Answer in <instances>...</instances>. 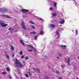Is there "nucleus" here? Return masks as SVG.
<instances>
[{
  "mask_svg": "<svg viewBox=\"0 0 79 79\" xmlns=\"http://www.w3.org/2000/svg\"><path fill=\"white\" fill-rule=\"evenodd\" d=\"M15 64L16 67L18 68H23V65L17 59H16L15 61Z\"/></svg>",
  "mask_w": 79,
  "mask_h": 79,
  "instance_id": "1",
  "label": "nucleus"
},
{
  "mask_svg": "<svg viewBox=\"0 0 79 79\" xmlns=\"http://www.w3.org/2000/svg\"><path fill=\"white\" fill-rule=\"evenodd\" d=\"M27 47L28 48V49H31V50L28 49V52H32V50H34L35 51V50H36V49H35V48H34V47H33V46H31L28 45Z\"/></svg>",
  "mask_w": 79,
  "mask_h": 79,
  "instance_id": "2",
  "label": "nucleus"
},
{
  "mask_svg": "<svg viewBox=\"0 0 79 79\" xmlns=\"http://www.w3.org/2000/svg\"><path fill=\"white\" fill-rule=\"evenodd\" d=\"M7 11V9H5L4 8H0V11L1 12H3V13H5V12H6Z\"/></svg>",
  "mask_w": 79,
  "mask_h": 79,
  "instance_id": "3",
  "label": "nucleus"
},
{
  "mask_svg": "<svg viewBox=\"0 0 79 79\" xmlns=\"http://www.w3.org/2000/svg\"><path fill=\"white\" fill-rule=\"evenodd\" d=\"M1 25V26H2V27H5V26H6L8 25L7 24H5V23H3V21H0Z\"/></svg>",
  "mask_w": 79,
  "mask_h": 79,
  "instance_id": "4",
  "label": "nucleus"
},
{
  "mask_svg": "<svg viewBox=\"0 0 79 79\" xmlns=\"http://www.w3.org/2000/svg\"><path fill=\"white\" fill-rule=\"evenodd\" d=\"M49 26L50 28H51L52 29H53L55 27V25L53 24L49 25Z\"/></svg>",
  "mask_w": 79,
  "mask_h": 79,
  "instance_id": "5",
  "label": "nucleus"
},
{
  "mask_svg": "<svg viewBox=\"0 0 79 79\" xmlns=\"http://www.w3.org/2000/svg\"><path fill=\"white\" fill-rule=\"evenodd\" d=\"M21 25L23 29H26V27H25L24 23H23V22H22Z\"/></svg>",
  "mask_w": 79,
  "mask_h": 79,
  "instance_id": "6",
  "label": "nucleus"
},
{
  "mask_svg": "<svg viewBox=\"0 0 79 79\" xmlns=\"http://www.w3.org/2000/svg\"><path fill=\"white\" fill-rule=\"evenodd\" d=\"M71 60V59L68 58H65V61H66V63H68L70 61V60Z\"/></svg>",
  "mask_w": 79,
  "mask_h": 79,
  "instance_id": "7",
  "label": "nucleus"
},
{
  "mask_svg": "<svg viewBox=\"0 0 79 79\" xmlns=\"http://www.w3.org/2000/svg\"><path fill=\"white\" fill-rule=\"evenodd\" d=\"M55 33L56 34V36H57V38L58 39V38H59V37H60V35H59V32H58V31H56V32Z\"/></svg>",
  "mask_w": 79,
  "mask_h": 79,
  "instance_id": "8",
  "label": "nucleus"
},
{
  "mask_svg": "<svg viewBox=\"0 0 79 79\" xmlns=\"http://www.w3.org/2000/svg\"><path fill=\"white\" fill-rule=\"evenodd\" d=\"M22 12L23 13H26V12H28L29 10L26 9H22L21 10Z\"/></svg>",
  "mask_w": 79,
  "mask_h": 79,
  "instance_id": "9",
  "label": "nucleus"
},
{
  "mask_svg": "<svg viewBox=\"0 0 79 79\" xmlns=\"http://www.w3.org/2000/svg\"><path fill=\"white\" fill-rule=\"evenodd\" d=\"M3 16L4 17H6V18H11V17L9 16V15H3Z\"/></svg>",
  "mask_w": 79,
  "mask_h": 79,
  "instance_id": "10",
  "label": "nucleus"
},
{
  "mask_svg": "<svg viewBox=\"0 0 79 79\" xmlns=\"http://www.w3.org/2000/svg\"><path fill=\"white\" fill-rule=\"evenodd\" d=\"M65 21L64 20H62L59 23L60 24H63L64 23Z\"/></svg>",
  "mask_w": 79,
  "mask_h": 79,
  "instance_id": "11",
  "label": "nucleus"
},
{
  "mask_svg": "<svg viewBox=\"0 0 79 79\" xmlns=\"http://www.w3.org/2000/svg\"><path fill=\"white\" fill-rule=\"evenodd\" d=\"M34 70L35 71H38V73H40V72L39 71V69L34 68Z\"/></svg>",
  "mask_w": 79,
  "mask_h": 79,
  "instance_id": "12",
  "label": "nucleus"
},
{
  "mask_svg": "<svg viewBox=\"0 0 79 79\" xmlns=\"http://www.w3.org/2000/svg\"><path fill=\"white\" fill-rule=\"evenodd\" d=\"M36 18L38 19H39V20H41V21H44V20L42 19H41V18H40L36 16Z\"/></svg>",
  "mask_w": 79,
  "mask_h": 79,
  "instance_id": "13",
  "label": "nucleus"
},
{
  "mask_svg": "<svg viewBox=\"0 0 79 79\" xmlns=\"http://www.w3.org/2000/svg\"><path fill=\"white\" fill-rule=\"evenodd\" d=\"M44 34V31H41L40 32V35H43Z\"/></svg>",
  "mask_w": 79,
  "mask_h": 79,
  "instance_id": "14",
  "label": "nucleus"
},
{
  "mask_svg": "<svg viewBox=\"0 0 79 79\" xmlns=\"http://www.w3.org/2000/svg\"><path fill=\"white\" fill-rule=\"evenodd\" d=\"M20 43H21V44H23V45L24 46V43H23V40H20Z\"/></svg>",
  "mask_w": 79,
  "mask_h": 79,
  "instance_id": "15",
  "label": "nucleus"
},
{
  "mask_svg": "<svg viewBox=\"0 0 79 79\" xmlns=\"http://www.w3.org/2000/svg\"><path fill=\"white\" fill-rule=\"evenodd\" d=\"M61 48H63V49H64V48H66V46L61 45Z\"/></svg>",
  "mask_w": 79,
  "mask_h": 79,
  "instance_id": "16",
  "label": "nucleus"
},
{
  "mask_svg": "<svg viewBox=\"0 0 79 79\" xmlns=\"http://www.w3.org/2000/svg\"><path fill=\"white\" fill-rule=\"evenodd\" d=\"M30 34H36V33H35V31H34L31 32Z\"/></svg>",
  "mask_w": 79,
  "mask_h": 79,
  "instance_id": "17",
  "label": "nucleus"
},
{
  "mask_svg": "<svg viewBox=\"0 0 79 79\" xmlns=\"http://www.w3.org/2000/svg\"><path fill=\"white\" fill-rule=\"evenodd\" d=\"M29 23L32 24H34V23L32 21H29Z\"/></svg>",
  "mask_w": 79,
  "mask_h": 79,
  "instance_id": "18",
  "label": "nucleus"
},
{
  "mask_svg": "<svg viewBox=\"0 0 79 79\" xmlns=\"http://www.w3.org/2000/svg\"><path fill=\"white\" fill-rule=\"evenodd\" d=\"M52 15L53 16H56V14L55 13H52Z\"/></svg>",
  "mask_w": 79,
  "mask_h": 79,
  "instance_id": "19",
  "label": "nucleus"
},
{
  "mask_svg": "<svg viewBox=\"0 0 79 79\" xmlns=\"http://www.w3.org/2000/svg\"><path fill=\"white\" fill-rule=\"evenodd\" d=\"M7 58H10V56L8 55H6V56H5Z\"/></svg>",
  "mask_w": 79,
  "mask_h": 79,
  "instance_id": "20",
  "label": "nucleus"
},
{
  "mask_svg": "<svg viewBox=\"0 0 79 79\" xmlns=\"http://www.w3.org/2000/svg\"><path fill=\"white\" fill-rule=\"evenodd\" d=\"M10 47H11V50H14V48L13 47L11 46V45H10Z\"/></svg>",
  "mask_w": 79,
  "mask_h": 79,
  "instance_id": "21",
  "label": "nucleus"
},
{
  "mask_svg": "<svg viewBox=\"0 0 79 79\" xmlns=\"http://www.w3.org/2000/svg\"><path fill=\"white\" fill-rule=\"evenodd\" d=\"M76 35H77L78 34V31L77 30H76Z\"/></svg>",
  "mask_w": 79,
  "mask_h": 79,
  "instance_id": "22",
  "label": "nucleus"
},
{
  "mask_svg": "<svg viewBox=\"0 0 79 79\" xmlns=\"http://www.w3.org/2000/svg\"><path fill=\"white\" fill-rule=\"evenodd\" d=\"M37 36H35V39L34 40H37Z\"/></svg>",
  "mask_w": 79,
  "mask_h": 79,
  "instance_id": "23",
  "label": "nucleus"
},
{
  "mask_svg": "<svg viewBox=\"0 0 79 79\" xmlns=\"http://www.w3.org/2000/svg\"><path fill=\"white\" fill-rule=\"evenodd\" d=\"M4 53L5 54V56H6V55H7V52L5 51L4 52Z\"/></svg>",
  "mask_w": 79,
  "mask_h": 79,
  "instance_id": "24",
  "label": "nucleus"
},
{
  "mask_svg": "<svg viewBox=\"0 0 79 79\" xmlns=\"http://www.w3.org/2000/svg\"><path fill=\"white\" fill-rule=\"evenodd\" d=\"M49 10H51V11H52V10H53V8H52V7H50L49 8Z\"/></svg>",
  "mask_w": 79,
  "mask_h": 79,
  "instance_id": "25",
  "label": "nucleus"
},
{
  "mask_svg": "<svg viewBox=\"0 0 79 79\" xmlns=\"http://www.w3.org/2000/svg\"><path fill=\"white\" fill-rule=\"evenodd\" d=\"M54 6L56 7V3H54Z\"/></svg>",
  "mask_w": 79,
  "mask_h": 79,
  "instance_id": "26",
  "label": "nucleus"
},
{
  "mask_svg": "<svg viewBox=\"0 0 79 79\" xmlns=\"http://www.w3.org/2000/svg\"><path fill=\"white\" fill-rule=\"evenodd\" d=\"M31 27L32 28H33V29H35V27H34V26H33L31 25Z\"/></svg>",
  "mask_w": 79,
  "mask_h": 79,
  "instance_id": "27",
  "label": "nucleus"
},
{
  "mask_svg": "<svg viewBox=\"0 0 79 79\" xmlns=\"http://www.w3.org/2000/svg\"><path fill=\"white\" fill-rule=\"evenodd\" d=\"M6 70L7 71H10V69L8 67H7L6 68Z\"/></svg>",
  "mask_w": 79,
  "mask_h": 79,
  "instance_id": "28",
  "label": "nucleus"
},
{
  "mask_svg": "<svg viewBox=\"0 0 79 79\" xmlns=\"http://www.w3.org/2000/svg\"><path fill=\"white\" fill-rule=\"evenodd\" d=\"M25 76L27 77H29V75L27 74H25Z\"/></svg>",
  "mask_w": 79,
  "mask_h": 79,
  "instance_id": "29",
  "label": "nucleus"
},
{
  "mask_svg": "<svg viewBox=\"0 0 79 79\" xmlns=\"http://www.w3.org/2000/svg\"><path fill=\"white\" fill-rule=\"evenodd\" d=\"M2 74H6V72H3L2 73Z\"/></svg>",
  "mask_w": 79,
  "mask_h": 79,
  "instance_id": "30",
  "label": "nucleus"
},
{
  "mask_svg": "<svg viewBox=\"0 0 79 79\" xmlns=\"http://www.w3.org/2000/svg\"><path fill=\"white\" fill-rule=\"evenodd\" d=\"M73 1V3H74L75 4H77V3L76 2V1L75 0H72Z\"/></svg>",
  "mask_w": 79,
  "mask_h": 79,
  "instance_id": "31",
  "label": "nucleus"
},
{
  "mask_svg": "<svg viewBox=\"0 0 79 79\" xmlns=\"http://www.w3.org/2000/svg\"><path fill=\"white\" fill-rule=\"evenodd\" d=\"M19 53H20V55H22V54H23V52L22 51H21L20 52H19Z\"/></svg>",
  "mask_w": 79,
  "mask_h": 79,
  "instance_id": "32",
  "label": "nucleus"
},
{
  "mask_svg": "<svg viewBox=\"0 0 79 79\" xmlns=\"http://www.w3.org/2000/svg\"><path fill=\"white\" fill-rule=\"evenodd\" d=\"M58 55H59V56H61V54L60 53L58 54Z\"/></svg>",
  "mask_w": 79,
  "mask_h": 79,
  "instance_id": "33",
  "label": "nucleus"
},
{
  "mask_svg": "<svg viewBox=\"0 0 79 79\" xmlns=\"http://www.w3.org/2000/svg\"><path fill=\"white\" fill-rule=\"evenodd\" d=\"M61 66L62 67V68H64V65H61Z\"/></svg>",
  "mask_w": 79,
  "mask_h": 79,
  "instance_id": "34",
  "label": "nucleus"
},
{
  "mask_svg": "<svg viewBox=\"0 0 79 79\" xmlns=\"http://www.w3.org/2000/svg\"><path fill=\"white\" fill-rule=\"evenodd\" d=\"M25 59L26 60H28V57H27V56H26V57H25Z\"/></svg>",
  "mask_w": 79,
  "mask_h": 79,
  "instance_id": "35",
  "label": "nucleus"
},
{
  "mask_svg": "<svg viewBox=\"0 0 79 79\" xmlns=\"http://www.w3.org/2000/svg\"><path fill=\"white\" fill-rule=\"evenodd\" d=\"M56 73H57V74H59V71H56Z\"/></svg>",
  "mask_w": 79,
  "mask_h": 79,
  "instance_id": "36",
  "label": "nucleus"
},
{
  "mask_svg": "<svg viewBox=\"0 0 79 79\" xmlns=\"http://www.w3.org/2000/svg\"><path fill=\"white\" fill-rule=\"evenodd\" d=\"M24 56H23L21 57V58H24Z\"/></svg>",
  "mask_w": 79,
  "mask_h": 79,
  "instance_id": "37",
  "label": "nucleus"
},
{
  "mask_svg": "<svg viewBox=\"0 0 79 79\" xmlns=\"http://www.w3.org/2000/svg\"><path fill=\"white\" fill-rule=\"evenodd\" d=\"M45 79H48V77H45Z\"/></svg>",
  "mask_w": 79,
  "mask_h": 79,
  "instance_id": "38",
  "label": "nucleus"
},
{
  "mask_svg": "<svg viewBox=\"0 0 79 79\" xmlns=\"http://www.w3.org/2000/svg\"><path fill=\"white\" fill-rule=\"evenodd\" d=\"M59 79H63V78L61 77H59Z\"/></svg>",
  "mask_w": 79,
  "mask_h": 79,
  "instance_id": "39",
  "label": "nucleus"
},
{
  "mask_svg": "<svg viewBox=\"0 0 79 79\" xmlns=\"http://www.w3.org/2000/svg\"><path fill=\"white\" fill-rule=\"evenodd\" d=\"M9 78L10 79H11V76L10 75H9Z\"/></svg>",
  "mask_w": 79,
  "mask_h": 79,
  "instance_id": "40",
  "label": "nucleus"
},
{
  "mask_svg": "<svg viewBox=\"0 0 79 79\" xmlns=\"http://www.w3.org/2000/svg\"><path fill=\"white\" fill-rule=\"evenodd\" d=\"M68 65H69V66H70V63H68Z\"/></svg>",
  "mask_w": 79,
  "mask_h": 79,
  "instance_id": "41",
  "label": "nucleus"
},
{
  "mask_svg": "<svg viewBox=\"0 0 79 79\" xmlns=\"http://www.w3.org/2000/svg\"><path fill=\"white\" fill-rule=\"evenodd\" d=\"M29 75H31V74L30 73V72H29Z\"/></svg>",
  "mask_w": 79,
  "mask_h": 79,
  "instance_id": "42",
  "label": "nucleus"
},
{
  "mask_svg": "<svg viewBox=\"0 0 79 79\" xmlns=\"http://www.w3.org/2000/svg\"><path fill=\"white\" fill-rule=\"evenodd\" d=\"M11 28H10L9 29H8V30H11Z\"/></svg>",
  "mask_w": 79,
  "mask_h": 79,
  "instance_id": "43",
  "label": "nucleus"
},
{
  "mask_svg": "<svg viewBox=\"0 0 79 79\" xmlns=\"http://www.w3.org/2000/svg\"><path fill=\"white\" fill-rule=\"evenodd\" d=\"M56 58L57 59H58V58H59V57H57Z\"/></svg>",
  "mask_w": 79,
  "mask_h": 79,
  "instance_id": "44",
  "label": "nucleus"
},
{
  "mask_svg": "<svg viewBox=\"0 0 79 79\" xmlns=\"http://www.w3.org/2000/svg\"><path fill=\"white\" fill-rule=\"evenodd\" d=\"M12 57L13 58L14 57V55H12Z\"/></svg>",
  "mask_w": 79,
  "mask_h": 79,
  "instance_id": "45",
  "label": "nucleus"
},
{
  "mask_svg": "<svg viewBox=\"0 0 79 79\" xmlns=\"http://www.w3.org/2000/svg\"><path fill=\"white\" fill-rule=\"evenodd\" d=\"M23 18H24V16H23Z\"/></svg>",
  "mask_w": 79,
  "mask_h": 79,
  "instance_id": "46",
  "label": "nucleus"
},
{
  "mask_svg": "<svg viewBox=\"0 0 79 79\" xmlns=\"http://www.w3.org/2000/svg\"><path fill=\"white\" fill-rule=\"evenodd\" d=\"M73 32H74V30H73Z\"/></svg>",
  "mask_w": 79,
  "mask_h": 79,
  "instance_id": "47",
  "label": "nucleus"
},
{
  "mask_svg": "<svg viewBox=\"0 0 79 79\" xmlns=\"http://www.w3.org/2000/svg\"><path fill=\"white\" fill-rule=\"evenodd\" d=\"M78 79V78H77V79Z\"/></svg>",
  "mask_w": 79,
  "mask_h": 79,
  "instance_id": "48",
  "label": "nucleus"
}]
</instances>
